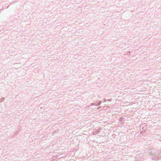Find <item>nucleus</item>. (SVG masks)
<instances>
[{"mask_svg": "<svg viewBox=\"0 0 161 161\" xmlns=\"http://www.w3.org/2000/svg\"><path fill=\"white\" fill-rule=\"evenodd\" d=\"M142 126H141L140 132L141 133L143 134L146 132L147 131V127L145 126L142 127Z\"/></svg>", "mask_w": 161, "mask_h": 161, "instance_id": "obj_1", "label": "nucleus"}, {"mask_svg": "<svg viewBox=\"0 0 161 161\" xmlns=\"http://www.w3.org/2000/svg\"><path fill=\"white\" fill-rule=\"evenodd\" d=\"M98 132H99L98 130H94L93 131V134L94 135H96V134H98Z\"/></svg>", "mask_w": 161, "mask_h": 161, "instance_id": "obj_2", "label": "nucleus"}, {"mask_svg": "<svg viewBox=\"0 0 161 161\" xmlns=\"http://www.w3.org/2000/svg\"><path fill=\"white\" fill-rule=\"evenodd\" d=\"M94 104V103H90V104L88 105L87 106V107H90L91 106H92V105H93Z\"/></svg>", "mask_w": 161, "mask_h": 161, "instance_id": "obj_3", "label": "nucleus"}, {"mask_svg": "<svg viewBox=\"0 0 161 161\" xmlns=\"http://www.w3.org/2000/svg\"><path fill=\"white\" fill-rule=\"evenodd\" d=\"M101 103H102L101 101H99L98 102V103L97 104V106L99 105L100 104H101Z\"/></svg>", "mask_w": 161, "mask_h": 161, "instance_id": "obj_4", "label": "nucleus"}, {"mask_svg": "<svg viewBox=\"0 0 161 161\" xmlns=\"http://www.w3.org/2000/svg\"><path fill=\"white\" fill-rule=\"evenodd\" d=\"M4 99L5 98L3 97H2L1 99L2 101H4Z\"/></svg>", "mask_w": 161, "mask_h": 161, "instance_id": "obj_5", "label": "nucleus"}, {"mask_svg": "<svg viewBox=\"0 0 161 161\" xmlns=\"http://www.w3.org/2000/svg\"><path fill=\"white\" fill-rule=\"evenodd\" d=\"M108 101H111V99H108Z\"/></svg>", "mask_w": 161, "mask_h": 161, "instance_id": "obj_6", "label": "nucleus"}, {"mask_svg": "<svg viewBox=\"0 0 161 161\" xmlns=\"http://www.w3.org/2000/svg\"><path fill=\"white\" fill-rule=\"evenodd\" d=\"M97 104H96V103H94V104L93 105H96L97 106Z\"/></svg>", "mask_w": 161, "mask_h": 161, "instance_id": "obj_7", "label": "nucleus"}, {"mask_svg": "<svg viewBox=\"0 0 161 161\" xmlns=\"http://www.w3.org/2000/svg\"><path fill=\"white\" fill-rule=\"evenodd\" d=\"M100 108V107H99L97 108V109H99Z\"/></svg>", "mask_w": 161, "mask_h": 161, "instance_id": "obj_8", "label": "nucleus"}, {"mask_svg": "<svg viewBox=\"0 0 161 161\" xmlns=\"http://www.w3.org/2000/svg\"><path fill=\"white\" fill-rule=\"evenodd\" d=\"M100 108V107H99L97 108V109H99Z\"/></svg>", "mask_w": 161, "mask_h": 161, "instance_id": "obj_9", "label": "nucleus"}, {"mask_svg": "<svg viewBox=\"0 0 161 161\" xmlns=\"http://www.w3.org/2000/svg\"><path fill=\"white\" fill-rule=\"evenodd\" d=\"M1 101H0V103H1Z\"/></svg>", "mask_w": 161, "mask_h": 161, "instance_id": "obj_10", "label": "nucleus"}]
</instances>
